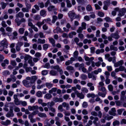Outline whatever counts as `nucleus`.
Masks as SVG:
<instances>
[{"label": "nucleus", "instance_id": "f257e3e1", "mask_svg": "<svg viewBox=\"0 0 126 126\" xmlns=\"http://www.w3.org/2000/svg\"><path fill=\"white\" fill-rule=\"evenodd\" d=\"M37 77L36 76H33L31 77H27L26 78V79L27 80H30V82L32 84L34 83L36 80L37 79Z\"/></svg>", "mask_w": 126, "mask_h": 126}, {"label": "nucleus", "instance_id": "f03ea898", "mask_svg": "<svg viewBox=\"0 0 126 126\" xmlns=\"http://www.w3.org/2000/svg\"><path fill=\"white\" fill-rule=\"evenodd\" d=\"M26 22V19L23 18H22L20 20L18 18H16L15 20V22L17 24V26H19L22 23H25Z\"/></svg>", "mask_w": 126, "mask_h": 126}, {"label": "nucleus", "instance_id": "7ed1b4c3", "mask_svg": "<svg viewBox=\"0 0 126 126\" xmlns=\"http://www.w3.org/2000/svg\"><path fill=\"white\" fill-rule=\"evenodd\" d=\"M28 80L26 79V80H24L22 81L23 84L27 88L30 87L32 85V84L31 82L28 81Z\"/></svg>", "mask_w": 126, "mask_h": 126}, {"label": "nucleus", "instance_id": "20e7f679", "mask_svg": "<svg viewBox=\"0 0 126 126\" xmlns=\"http://www.w3.org/2000/svg\"><path fill=\"white\" fill-rule=\"evenodd\" d=\"M126 12V8H123L121 9L119 11V13L118 15L120 17L124 15L125 13Z\"/></svg>", "mask_w": 126, "mask_h": 126}, {"label": "nucleus", "instance_id": "39448f33", "mask_svg": "<svg viewBox=\"0 0 126 126\" xmlns=\"http://www.w3.org/2000/svg\"><path fill=\"white\" fill-rule=\"evenodd\" d=\"M75 93L76 94L77 97L80 99H83L84 98V96L82 93H80L77 90H76L75 91Z\"/></svg>", "mask_w": 126, "mask_h": 126}, {"label": "nucleus", "instance_id": "423d86ee", "mask_svg": "<svg viewBox=\"0 0 126 126\" xmlns=\"http://www.w3.org/2000/svg\"><path fill=\"white\" fill-rule=\"evenodd\" d=\"M68 14L69 17L71 19V21H72L74 18V17L75 16V13L72 11H70Z\"/></svg>", "mask_w": 126, "mask_h": 126}, {"label": "nucleus", "instance_id": "0eeeda50", "mask_svg": "<svg viewBox=\"0 0 126 126\" xmlns=\"http://www.w3.org/2000/svg\"><path fill=\"white\" fill-rule=\"evenodd\" d=\"M110 36L113 38L117 39H118L120 37V36L117 31L115 33H111Z\"/></svg>", "mask_w": 126, "mask_h": 126}, {"label": "nucleus", "instance_id": "6e6552de", "mask_svg": "<svg viewBox=\"0 0 126 126\" xmlns=\"http://www.w3.org/2000/svg\"><path fill=\"white\" fill-rule=\"evenodd\" d=\"M28 109L30 111H33L34 110H38L39 109V107L36 105L32 106H29L28 107Z\"/></svg>", "mask_w": 126, "mask_h": 126}, {"label": "nucleus", "instance_id": "1a4fd4ad", "mask_svg": "<svg viewBox=\"0 0 126 126\" xmlns=\"http://www.w3.org/2000/svg\"><path fill=\"white\" fill-rule=\"evenodd\" d=\"M116 112L115 108H113L111 109V110L109 111V113L110 115L115 116L116 115Z\"/></svg>", "mask_w": 126, "mask_h": 126}, {"label": "nucleus", "instance_id": "9d476101", "mask_svg": "<svg viewBox=\"0 0 126 126\" xmlns=\"http://www.w3.org/2000/svg\"><path fill=\"white\" fill-rule=\"evenodd\" d=\"M124 63V61L123 60H121L117 62L114 64V66L115 67H117L119 66H122Z\"/></svg>", "mask_w": 126, "mask_h": 126}, {"label": "nucleus", "instance_id": "9b49d317", "mask_svg": "<svg viewBox=\"0 0 126 126\" xmlns=\"http://www.w3.org/2000/svg\"><path fill=\"white\" fill-rule=\"evenodd\" d=\"M14 114L13 113V110H10V111L8 112L6 114V117L8 118H10L11 117H13L14 116Z\"/></svg>", "mask_w": 126, "mask_h": 126}, {"label": "nucleus", "instance_id": "f8f14e48", "mask_svg": "<svg viewBox=\"0 0 126 126\" xmlns=\"http://www.w3.org/2000/svg\"><path fill=\"white\" fill-rule=\"evenodd\" d=\"M0 45H1L3 46L6 48H7L8 45V43L6 39H4L2 40L0 43Z\"/></svg>", "mask_w": 126, "mask_h": 126}, {"label": "nucleus", "instance_id": "ddd939ff", "mask_svg": "<svg viewBox=\"0 0 126 126\" xmlns=\"http://www.w3.org/2000/svg\"><path fill=\"white\" fill-rule=\"evenodd\" d=\"M53 100L56 103L62 102H63V99L62 98L60 97L59 98L56 97L53 98Z\"/></svg>", "mask_w": 126, "mask_h": 126}, {"label": "nucleus", "instance_id": "4468645a", "mask_svg": "<svg viewBox=\"0 0 126 126\" xmlns=\"http://www.w3.org/2000/svg\"><path fill=\"white\" fill-rule=\"evenodd\" d=\"M92 72L91 73H89L88 74V77L90 79L92 78V79L94 80H95L96 79V77L93 74Z\"/></svg>", "mask_w": 126, "mask_h": 126}, {"label": "nucleus", "instance_id": "2eb2a0df", "mask_svg": "<svg viewBox=\"0 0 126 126\" xmlns=\"http://www.w3.org/2000/svg\"><path fill=\"white\" fill-rule=\"evenodd\" d=\"M16 105H18L21 104L23 106H26L27 105V103L26 101H19L18 102Z\"/></svg>", "mask_w": 126, "mask_h": 126}, {"label": "nucleus", "instance_id": "dca6fc26", "mask_svg": "<svg viewBox=\"0 0 126 126\" xmlns=\"http://www.w3.org/2000/svg\"><path fill=\"white\" fill-rule=\"evenodd\" d=\"M13 98L14 99V101L15 104L16 105H17L18 104H17L19 101V99L17 98V95L16 94H14L13 96Z\"/></svg>", "mask_w": 126, "mask_h": 126}, {"label": "nucleus", "instance_id": "f3484780", "mask_svg": "<svg viewBox=\"0 0 126 126\" xmlns=\"http://www.w3.org/2000/svg\"><path fill=\"white\" fill-rule=\"evenodd\" d=\"M48 10L49 11H56L57 9L55 8V6L53 5H51L49 6L47 8Z\"/></svg>", "mask_w": 126, "mask_h": 126}, {"label": "nucleus", "instance_id": "a211bd4d", "mask_svg": "<svg viewBox=\"0 0 126 126\" xmlns=\"http://www.w3.org/2000/svg\"><path fill=\"white\" fill-rule=\"evenodd\" d=\"M84 58L85 60L86 61H92L94 59V57H91L90 58L86 55L84 56Z\"/></svg>", "mask_w": 126, "mask_h": 126}, {"label": "nucleus", "instance_id": "6ab92c4d", "mask_svg": "<svg viewBox=\"0 0 126 126\" xmlns=\"http://www.w3.org/2000/svg\"><path fill=\"white\" fill-rule=\"evenodd\" d=\"M11 121L10 120H7L5 121H2L1 123V124L4 126H7L10 124Z\"/></svg>", "mask_w": 126, "mask_h": 126}, {"label": "nucleus", "instance_id": "aec40b11", "mask_svg": "<svg viewBox=\"0 0 126 126\" xmlns=\"http://www.w3.org/2000/svg\"><path fill=\"white\" fill-rule=\"evenodd\" d=\"M16 18L18 17L23 18L24 16V14L22 12H20L16 15Z\"/></svg>", "mask_w": 126, "mask_h": 126}, {"label": "nucleus", "instance_id": "412c9836", "mask_svg": "<svg viewBox=\"0 0 126 126\" xmlns=\"http://www.w3.org/2000/svg\"><path fill=\"white\" fill-rule=\"evenodd\" d=\"M33 18L35 20L39 21L41 18L40 16L38 15H36L34 16Z\"/></svg>", "mask_w": 126, "mask_h": 126}, {"label": "nucleus", "instance_id": "4be33fe9", "mask_svg": "<svg viewBox=\"0 0 126 126\" xmlns=\"http://www.w3.org/2000/svg\"><path fill=\"white\" fill-rule=\"evenodd\" d=\"M49 40L50 43L52 44L53 47H55V40L53 38H48Z\"/></svg>", "mask_w": 126, "mask_h": 126}, {"label": "nucleus", "instance_id": "5701e85b", "mask_svg": "<svg viewBox=\"0 0 126 126\" xmlns=\"http://www.w3.org/2000/svg\"><path fill=\"white\" fill-rule=\"evenodd\" d=\"M47 106L48 108H50L52 107V106L54 105L55 104V102L53 101H51L50 102H49L47 103Z\"/></svg>", "mask_w": 126, "mask_h": 126}, {"label": "nucleus", "instance_id": "b1692460", "mask_svg": "<svg viewBox=\"0 0 126 126\" xmlns=\"http://www.w3.org/2000/svg\"><path fill=\"white\" fill-rule=\"evenodd\" d=\"M50 93H47L44 96L45 98L47 99H51L52 97V96Z\"/></svg>", "mask_w": 126, "mask_h": 126}, {"label": "nucleus", "instance_id": "393cba45", "mask_svg": "<svg viewBox=\"0 0 126 126\" xmlns=\"http://www.w3.org/2000/svg\"><path fill=\"white\" fill-rule=\"evenodd\" d=\"M45 85L46 87L49 89L52 88L53 86V84L49 82H46L45 83Z\"/></svg>", "mask_w": 126, "mask_h": 126}, {"label": "nucleus", "instance_id": "a878e982", "mask_svg": "<svg viewBox=\"0 0 126 126\" xmlns=\"http://www.w3.org/2000/svg\"><path fill=\"white\" fill-rule=\"evenodd\" d=\"M44 24V23L43 21L42 22L38 21L36 24V25L38 27L40 28Z\"/></svg>", "mask_w": 126, "mask_h": 126}, {"label": "nucleus", "instance_id": "bb28decb", "mask_svg": "<svg viewBox=\"0 0 126 126\" xmlns=\"http://www.w3.org/2000/svg\"><path fill=\"white\" fill-rule=\"evenodd\" d=\"M38 115L41 117H46L47 116L46 114L45 113L41 112L39 113L38 114Z\"/></svg>", "mask_w": 126, "mask_h": 126}, {"label": "nucleus", "instance_id": "cd10ccee", "mask_svg": "<svg viewBox=\"0 0 126 126\" xmlns=\"http://www.w3.org/2000/svg\"><path fill=\"white\" fill-rule=\"evenodd\" d=\"M62 106L64 107H66L67 110H68L69 109V105L65 102H63L62 104Z\"/></svg>", "mask_w": 126, "mask_h": 126}, {"label": "nucleus", "instance_id": "c85d7f7f", "mask_svg": "<svg viewBox=\"0 0 126 126\" xmlns=\"http://www.w3.org/2000/svg\"><path fill=\"white\" fill-rule=\"evenodd\" d=\"M45 43V40L44 39H42L39 38L37 40V43L38 44H44Z\"/></svg>", "mask_w": 126, "mask_h": 126}, {"label": "nucleus", "instance_id": "c756f323", "mask_svg": "<svg viewBox=\"0 0 126 126\" xmlns=\"http://www.w3.org/2000/svg\"><path fill=\"white\" fill-rule=\"evenodd\" d=\"M98 90L101 91H102L103 92H106V89L105 87L103 86L100 87L98 86Z\"/></svg>", "mask_w": 126, "mask_h": 126}, {"label": "nucleus", "instance_id": "7c9ffc66", "mask_svg": "<svg viewBox=\"0 0 126 126\" xmlns=\"http://www.w3.org/2000/svg\"><path fill=\"white\" fill-rule=\"evenodd\" d=\"M80 77L82 80H85L87 78V76L84 74H82L80 76Z\"/></svg>", "mask_w": 126, "mask_h": 126}, {"label": "nucleus", "instance_id": "2f4dec72", "mask_svg": "<svg viewBox=\"0 0 126 126\" xmlns=\"http://www.w3.org/2000/svg\"><path fill=\"white\" fill-rule=\"evenodd\" d=\"M67 6L68 8H70L72 6V4H71L70 1L69 0H66V1Z\"/></svg>", "mask_w": 126, "mask_h": 126}, {"label": "nucleus", "instance_id": "473e14b6", "mask_svg": "<svg viewBox=\"0 0 126 126\" xmlns=\"http://www.w3.org/2000/svg\"><path fill=\"white\" fill-rule=\"evenodd\" d=\"M50 74L52 76H56L57 74V72L56 71L54 70H51L50 72Z\"/></svg>", "mask_w": 126, "mask_h": 126}, {"label": "nucleus", "instance_id": "72a5a7b5", "mask_svg": "<svg viewBox=\"0 0 126 126\" xmlns=\"http://www.w3.org/2000/svg\"><path fill=\"white\" fill-rule=\"evenodd\" d=\"M110 48L111 50H114L115 51H117L118 50L117 48V47H115L113 45H111L110 46Z\"/></svg>", "mask_w": 126, "mask_h": 126}, {"label": "nucleus", "instance_id": "f704fd0d", "mask_svg": "<svg viewBox=\"0 0 126 126\" xmlns=\"http://www.w3.org/2000/svg\"><path fill=\"white\" fill-rule=\"evenodd\" d=\"M40 14L42 16H45L46 15V11L44 10H41L40 12Z\"/></svg>", "mask_w": 126, "mask_h": 126}, {"label": "nucleus", "instance_id": "c9c22d12", "mask_svg": "<svg viewBox=\"0 0 126 126\" xmlns=\"http://www.w3.org/2000/svg\"><path fill=\"white\" fill-rule=\"evenodd\" d=\"M25 29L23 28H21L19 29L18 32L21 34H23L24 32Z\"/></svg>", "mask_w": 126, "mask_h": 126}, {"label": "nucleus", "instance_id": "e433bc0d", "mask_svg": "<svg viewBox=\"0 0 126 126\" xmlns=\"http://www.w3.org/2000/svg\"><path fill=\"white\" fill-rule=\"evenodd\" d=\"M76 34V32H73L70 33L69 34V37L72 38L73 37V35H75Z\"/></svg>", "mask_w": 126, "mask_h": 126}, {"label": "nucleus", "instance_id": "4c0bfd02", "mask_svg": "<svg viewBox=\"0 0 126 126\" xmlns=\"http://www.w3.org/2000/svg\"><path fill=\"white\" fill-rule=\"evenodd\" d=\"M113 118V116H110L109 114H107L106 116L104 117V118L109 120Z\"/></svg>", "mask_w": 126, "mask_h": 126}, {"label": "nucleus", "instance_id": "58836bf2", "mask_svg": "<svg viewBox=\"0 0 126 126\" xmlns=\"http://www.w3.org/2000/svg\"><path fill=\"white\" fill-rule=\"evenodd\" d=\"M104 51V49H97L95 51V53L97 54H99L100 53H103Z\"/></svg>", "mask_w": 126, "mask_h": 126}, {"label": "nucleus", "instance_id": "ea45409f", "mask_svg": "<svg viewBox=\"0 0 126 126\" xmlns=\"http://www.w3.org/2000/svg\"><path fill=\"white\" fill-rule=\"evenodd\" d=\"M0 4L1 5V7L3 9H4L7 6V4L4 3L3 2H1Z\"/></svg>", "mask_w": 126, "mask_h": 126}, {"label": "nucleus", "instance_id": "a19ab883", "mask_svg": "<svg viewBox=\"0 0 126 126\" xmlns=\"http://www.w3.org/2000/svg\"><path fill=\"white\" fill-rule=\"evenodd\" d=\"M36 96L38 97H41L42 96V94L41 91H38L36 93Z\"/></svg>", "mask_w": 126, "mask_h": 126}, {"label": "nucleus", "instance_id": "79ce46f5", "mask_svg": "<svg viewBox=\"0 0 126 126\" xmlns=\"http://www.w3.org/2000/svg\"><path fill=\"white\" fill-rule=\"evenodd\" d=\"M105 20L107 22H112V20L110 17H106L104 18Z\"/></svg>", "mask_w": 126, "mask_h": 126}, {"label": "nucleus", "instance_id": "37998d69", "mask_svg": "<svg viewBox=\"0 0 126 126\" xmlns=\"http://www.w3.org/2000/svg\"><path fill=\"white\" fill-rule=\"evenodd\" d=\"M57 90L56 88H52L49 91V93L50 94H52L53 92H56Z\"/></svg>", "mask_w": 126, "mask_h": 126}, {"label": "nucleus", "instance_id": "c03bdc74", "mask_svg": "<svg viewBox=\"0 0 126 126\" xmlns=\"http://www.w3.org/2000/svg\"><path fill=\"white\" fill-rule=\"evenodd\" d=\"M66 69L69 71H70L74 70V67L71 66H67L66 67Z\"/></svg>", "mask_w": 126, "mask_h": 126}, {"label": "nucleus", "instance_id": "a18cd8bd", "mask_svg": "<svg viewBox=\"0 0 126 126\" xmlns=\"http://www.w3.org/2000/svg\"><path fill=\"white\" fill-rule=\"evenodd\" d=\"M11 79L12 81L13 82H15L16 80V77L13 75H10Z\"/></svg>", "mask_w": 126, "mask_h": 126}, {"label": "nucleus", "instance_id": "49530a36", "mask_svg": "<svg viewBox=\"0 0 126 126\" xmlns=\"http://www.w3.org/2000/svg\"><path fill=\"white\" fill-rule=\"evenodd\" d=\"M120 124V122L118 120H116L113 122V126H115L116 125L119 126Z\"/></svg>", "mask_w": 126, "mask_h": 126}, {"label": "nucleus", "instance_id": "de8ad7c7", "mask_svg": "<svg viewBox=\"0 0 126 126\" xmlns=\"http://www.w3.org/2000/svg\"><path fill=\"white\" fill-rule=\"evenodd\" d=\"M32 58V57L28 55H26L24 57V60L26 61L28 60H31Z\"/></svg>", "mask_w": 126, "mask_h": 126}, {"label": "nucleus", "instance_id": "09e8293b", "mask_svg": "<svg viewBox=\"0 0 126 126\" xmlns=\"http://www.w3.org/2000/svg\"><path fill=\"white\" fill-rule=\"evenodd\" d=\"M21 10L23 12H28L29 10L26 7H22L21 9Z\"/></svg>", "mask_w": 126, "mask_h": 126}, {"label": "nucleus", "instance_id": "8fccbe9b", "mask_svg": "<svg viewBox=\"0 0 126 126\" xmlns=\"http://www.w3.org/2000/svg\"><path fill=\"white\" fill-rule=\"evenodd\" d=\"M25 4L26 7L29 10L31 8L32 5L31 4L28 3H25Z\"/></svg>", "mask_w": 126, "mask_h": 126}, {"label": "nucleus", "instance_id": "3c124183", "mask_svg": "<svg viewBox=\"0 0 126 126\" xmlns=\"http://www.w3.org/2000/svg\"><path fill=\"white\" fill-rule=\"evenodd\" d=\"M79 54V52L78 51H75L73 53V57L75 58H77Z\"/></svg>", "mask_w": 126, "mask_h": 126}, {"label": "nucleus", "instance_id": "603ef678", "mask_svg": "<svg viewBox=\"0 0 126 126\" xmlns=\"http://www.w3.org/2000/svg\"><path fill=\"white\" fill-rule=\"evenodd\" d=\"M84 30L81 27H79L78 30H77V32L78 33H81L82 31Z\"/></svg>", "mask_w": 126, "mask_h": 126}, {"label": "nucleus", "instance_id": "864d4df0", "mask_svg": "<svg viewBox=\"0 0 126 126\" xmlns=\"http://www.w3.org/2000/svg\"><path fill=\"white\" fill-rule=\"evenodd\" d=\"M106 93V92H104V93L99 92L98 93V94L99 96H101L102 97H104L105 96Z\"/></svg>", "mask_w": 126, "mask_h": 126}, {"label": "nucleus", "instance_id": "5fc2aeb1", "mask_svg": "<svg viewBox=\"0 0 126 126\" xmlns=\"http://www.w3.org/2000/svg\"><path fill=\"white\" fill-rule=\"evenodd\" d=\"M86 24L84 22H82L81 23V27L82 28L84 29V30H85L86 29Z\"/></svg>", "mask_w": 126, "mask_h": 126}, {"label": "nucleus", "instance_id": "6e6d98bb", "mask_svg": "<svg viewBox=\"0 0 126 126\" xmlns=\"http://www.w3.org/2000/svg\"><path fill=\"white\" fill-rule=\"evenodd\" d=\"M87 96L88 97H91L92 98H94L95 97V95L94 94H87Z\"/></svg>", "mask_w": 126, "mask_h": 126}, {"label": "nucleus", "instance_id": "4d7b16f0", "mask_svg": "<svg viewBox=\"0 0 126 126\" xmlns=\"http://www.w3.org/2000/svg\"><path fill=\"white\" fill-rule=\"evenodd\" d=\"M82 113L84 115H87L88 113V111L85 109L83 110L82 111Z\"/></svg>", "mask_w": 126, "mask_h": 126}, {"label": "nucleus", "instance_id": "13d9d810", "mask_svg": "<svg viewBox=\"0 0 126 126\" xmlns=\"http://www.w3.org/2000/svg\"><path fill=\"white\" fill-rule=\"evenodd\" d=\"M124 110V109H122L118 110H117V112L118 114L119 115H121L123 111Z\"/></svg>", "mask_w": 126, "mask_h": 126}, {"label": "nucleus", "instance_id": "bf43d9fd", "mask_svg": "<svg viewBox=\"0 0 126 126\" xmlns=\"http://www.w3.org/2000/svg\"><path fill=\"white\" fill-rule=\"evenodd\" d=\"M86 10L88 11H90L92 10V7L90 5H87L86 7Z\"/></svg>", "mask_w": 126, "mask_h": 126}, {"label": "nucleus", "instance_id": "052dcab7", "mask_svg": "<svg viewBox=\"0 0 126 126\" xmlns=\"http://www.w3.org/2000/svg\"><path fill=\"white\" fill-rule=\"evenodd\" d=\"M6 30L8 32H11L12 31V28L9 27H7L6 28Z\"/></svg>", "mask_w": 126, "mask_h": 126}, {"label": "nucleus", "instance_id": "680f3d73", "mask_svg": "<svg viewBox=\"0 0 126 126\" xmlns=\"http://www.w3.org/2000/svg\"><path fill=\"white\" fill-rule=\"evenodd\" d=\"M57 19V17L55 16H53V19L52 20V23H54L56 21Z\"/></svg>", "mask_w": 126, "mask_h": 126}, {"label": "nucleus", "instance_id": "e2e57ef3", "mask_svg": "<svg viewBox=\"0 0 126 126\" xmlns=\"http://www.w3.org/2000/svg\"><path fill=\"white\" fill-rule=\"evenodd\" d=\"M84 67V63H82L80 64L79 66V69L80 70L82 69Z\"/></svg>", "mask_w": 126, "mask_h": 126}, {"label": "nucleus", "instance_id": "0e129e2a", "mask_svg": "<svg viewBox=\"0 0 126 126\" xmlns=\"http://www.w3.org/2000/svg\"><path fill=\"white\" fill-rule=\"evenodd\" d=\"M88 106L87 103L86 102H84L82 105V107L84 108H86Z\"/></svg>", "mask_w": 126, "mask_h": 126}, {"label": "nucleus", "instance_id": "69168bd1", "mask_svg": "<svg viewBox=\"0 0 126 126\" xmlns=\"http://www.w3.org/2000/svg\"><path fill=\"white\" fill-rule=\"evenodd\" d=\"M81 90L82 91L85 93H87L88 92V90L87 88L85 87L82 88Z\"/></svg>", "mask_w": 126, "mask_h": 126}, {"label": "nucleus", "instance_id": "338daca9", "mask_svg": "<svg viewBox=\"0 0 126 126\" xmlns=\"http://www.w3.org/2000/svg\"><path fill=\"white\" fill-rule=\"evenodd\" d=\"M49 45L47 44H45L43 46V48L44 50L47 49Z\"/></svg>", "mask_w": 126, "mask_h": 126}, {"label": "nucleus", "instance_id": "774afa93", "mask_svg": "<svg viewBox=\"0 0 126 126\" xmlns=\"http://www.w3.org/2000/svg\"><path fill=\"white\" fill-rule=\"evenodd\" d=\"M121 124L122 125L123 124H126V119H123L121 120L120 122Z\"/></svg>", "mask_w": 126, "mask_h": 126}]
</instances>
